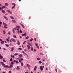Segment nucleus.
I'll return each instance as SVG.
<instances>
[{"label":"nucleus","mask_w":73,"mask_h":73,"mask_svg":"<svg viewBox=\"0 0 73 73\" xmlns=\"http://www.w3.org/2000/svg\"><path fill=\"white\" fill-rule=\"evenodd\" d=\"M12 57V58H15V56H13Z\"/></svg>","instance_id":"46"},{"label":"nucleus","mask_w":73,"mask_h":73,"mask_svg":"<svg viewBox=\"0 0 73 73\" xmlns=\"http://www.w3.org/2000/svg\"><path fill=\"white\" fill-rule=\"evenodd\" d=\"M5 4L6 6L8 5V4L7 3H5Z\"/></svg>","instance_id":"28"},{"label":"nucleus","mask_w":73,"mask_h":73,"mask_svg":"<svg viewBox=\"0 0 73 73\" xmlns=\"http://www.w3.org/2000/svg\"><path fill=\"white\" fill-rule=\"evenodd\" d=\"M4 25H5V26H8V25H7L5 23H3Z\"/></svg>","instance_id":"17"},{"label":"nucleus","mask_w":73,"mask_h":73,"mask_svg":"<svg viewBox=\"0 0 73 73\" xmlns=\"http://www.w3.org/2000/svg\"><path fill=\"white\" fill-rule=\"evenodd\" d=\"M1 11L2 12H3V13H5V11H4V10H2Z\"/></svg>","instance_id":"24"},{"label":"nucleus","mask_w":73,"mask_h":73,"mask_svg":"<svg viewBox=\"0 0 73 73\" xmlns=\"http://www.w3.org/2000/svg\"><path fill=\"white\" fill-rule=\"evenodd\" d=\"M25 42H26V41H24V42L23 43V44H24L25 43Z\"/></svg>","instance_id":"48"},{"label":"nucleus","mask_w":73,"mask_h":73,"mask_svg":"<svg viewBox=\"0 0 73 73\" xmlns=\"http://www.w3.org/2000/svg\"><path fill=\"white\" fill-rule=\"evenodd\" d=\"M44 66H40V69L41 71L43 70V68H44Z\"/></svg>","instance_id":"3"},{"label":"nucleus","mask_w":73,"mask_h":73,"mask_svg":"<svg viewBox=\"0 0 73 73\" xmlns=\"http://www.w3.org/2000/svg\"><path fill=\"white\" fill-rule=\"evenodd\" d=\"M27 47H28V48H27L28 50H29V49H30L31 48V46H29V45H27Z\"/></svg>","instance_id":"11"},{"label":"nucleus","mask_w":73,"mask_h":73,"mask_svg":"<svg viewBox=\"0 0 73 73\" xmlns=\"http://www.w3.org/2000/svg\"><path fill=\"white\" fill-rule=\"evenodd\" d=\"M24 51H25V52H27V50L26 49H25Z\"/></svg>","instance_id":"60"},{"label":"nucleus","mask_w":73,"mask_h":73,"mask_svg":"<svg viewBox=\"0 0 73 73\" xmlns=\"http://www.w3.org/2000/svg\"><path fill=\"white\" fill-rule=\"evenodd\" d=\"M34 51L35 52H36V49H34Z\"/></svg>","instance_id":"47"},{"label":"nucleus","mask_w":73,"mask_h":73,"mask_svg":"<svg viewBox=\"0 0 73 73\" xmlns=\"http://www.w3.org/2000/svg\"><path fill=\"white\" fill-rule=\"evenodd\" d=\"M37 60H40V58H37Z\"/></svg>","instance_id":"39"},{"label":"nucleus","mask_w":73,"mask_h":73,"mask_svg":"<svg viewBox=\"0 0 73 73\" xmlns=\"http://www.w3.org/2000/svg\"><path fill=\"white\" fill-rule=\"evenodd\" d=\"M13 37L15 38H17V37H16V35H13Z\"/></svg>","instance_id":"25"},{"label":"nucleus","mask_w":73,"mask_h":73,"mask_svg":"<svg viewBox=\"0 0 73 73\" xmlns=\"http://www.w3.org/2000/svg\"><path fill=\"white\" fill-rule=\"evenodd\" d=\"M34 40H35V41L36 40V38H34Z\"/></svg>","instance_id":"50"},{"label":"nucleus","mask_w":73,"mask_h":73,"mask_svg":"<svg viewBox=\"0 0 73 73\" xmlns=\"http://www.w3.org/2000/svg\"><path fill=\"white\" fill-rule=\"evenodd\" d=\"M18 54L16 53L14 54V56H17V55Z\"/></svg>","instance_id":"27"},{"label":"nucleus","mask_w":73,"mask_h":73,"mask_svg":"<svg viewBox=\"0 0 73 73\" xmlns=\"http://www.w3.org/2000/svg\"><path fill=\"white\" fill-rule=\"evenodd\" d=\"M11 40H12V41L14 42H16V40L13 38H11Z\"/></svg>","instance_id":"8"},{"label":"nucleus","mask_w":73,"mask_h":73,"mask_svg":"<svg viewBox=\"0 0 73 73\" xmlns=\"http://www.w3.org/2000/svg\"><path fill=\"white\" fill-rule=\"evenodd\" d=\"M3 34H5V31H3Z\"/></svg>","instance_id":"38"},{"label":"nucleus","mask_w":73,"mask_h":73,"mask_svg":"<svg viewBox=\"0 0 73 73\" xmlns=\"http://www.w3.org/2000/svg\"><path fill=\"white\" fill-rule=\"evenodd\" d=\"M25 73H29V72H26Z\"/></svg>","instance_id":"63"},{"label":"nucleus","mask_w":73,"mask_h":73,"mask_svg":"<svg viewBox=\"0 0 73 73\" xmlns=\"http://www.w3.org/2000/svg\"><path fill=\"white\" fill-rule=\"evenodd\" d=\"M3 58V57L2 56H1V55L0 54V59H2Z\"/></svg>","instance_id":"12"},{"label":"nucleus","mask_w":73,"mask_h":73,"mask_svg":"<svg viewBox=\"0 0 73 73\" xmlns=\"http://www.w3.org/2000/svg\"><path fill=\"white\" fill-rule=\"evenodd\" d=\"M5 68H8V65H7L5 66Z\"/></svg>","instance_id":"51"},{"label":"nucleus","mask_w":73,"mask_h":73,"mask_svg":"<svg viewBox=\"0 0 73 73\" xmlns=\"http://www.w3.org/2000/svg\"><path fill=\"white\" fill-rule=\"evenodd\" d=\"M0 63H1V64H2V65H3V64H4V63H3V62H0Z\"/></svg>","instance_id":"35"},{"label":"nucleus","mask_w":73,"mask_h":73,"mask_svg":"<svg viewBox=\"0 0 73 73\" xmlns=\"http://www.w3.org/2000/svg\"><path fill=\"white\" fill-rule=\"evenodd\" d=\"M7 34L9 35H11V33H10V32H8Z\"/></svg>","instance_id":"31"},{"label":"nucleus","mask_w":73,"mask_h":73,"mask_svg":"<svg viewBox=\"0 0 73 73\" xmlns=\"http://www.w3.org/2000/svg\"><path fill=\"white\" fill-rule=\"evenodd\" d=\"M36 46L38 48V49H39V46H38V45H37V44H36Z\"/></svg>","instance_id":"16"},{"label":"nucleus","mask_w":73,"mask_h":73,"mask_svg":"<svg viewBox=\"0 0 73 73\" xmlns=\"http://www.w3.org/2000/svg\"><path fill=\"white\" fill-rule=\"evenodd\" d=\"M5 45L7 47H8L9 46V45H8V44H5Z\"/></svg>","instance_id":"23"},{"label":"nucleus","mask_w":73,"mask_h":73,"mask_svg":"<svg viewBox=\"0 0 73 73\" xmlns=\"http://www.w3.org/2000/svg\"><path fill=\"white\" fill-rule=\"evenodd\" d=\"M19 56V58H20V59L19 61V62H21V61L20 58H22L23 56L22 54H20Z\"/></svg>","instance_id":"2"},{"label":"nucleus","mask_w":73,"mask_h":73,"mask_svg":"<svg viewBox=\"0 0 73 73\" xmlns=\"http://www.w3.org/2000/svg\"><path fill=\"white\" fill-rule=\"evenodd\" d=\"M5 8V7L3 6L2 7V8L3 9V8Z\"/></svg>","instance_id":"44"},{"label":"nucleus","mask_w":73,"mask_h":73,"mask_svg":"<svg viewBox=\"0 0 73 73\" xmlns=\"http://www.w3.org/2000/svg\"><path fill=\"white\" fill-rule=\"evenodd\" d=\"M11 4H12V5H14V6H15V5H16V4H15V3H11Z\"/></svg>","instance_id":"19"},{"label":"nucleus","mask_w":73,"mask_h":73,"mask_svg":"<svg viewBox=\"0 0 73 73\" xmlns=\"http://www.w3.org/2000/svg\"><path fill=\"white\" fill-rule=\"evenodd\" d=\"M11 65H13V62H11Z\"/></svg>","instance_id":"41"},{"label":"nucleus","mask_w":73,"mask_h":73,"mask_svg":"<svg viewBox=\"0 0 73 73\" xmlns=\"http://www.w3.org/2000/svg\"><path fill=\"white\" fill-rule=\"evenodd\" d=\"M29 38V36H27V37H26L25 39H28Z\"/></svg>","instance_id":"30"},{"label":"nucleus","mask_w":73,"mask_h":73,"mask_svg":"<svg viewBox=\"0 0 73 73\" xmlns=\"http://www.w3.org/2000/svg\"><path fill=\"white\" fill-rule=\"evenodd\" d=\"M1 41V44H3V43H4V41Z\"/></svg>","instance_id":"29"},{"label":"nucleus","mask_w":73,"mask_h":73,"mask_svg":"<svg viewBox=\"0 0 73 73\" xmlns=\"http://www.w3.org/2000/svg\"><path fill=\"white\" fill-rule=\"evenodd\" d=\"M16 64H18L19 63V61H16Z\"/></svg>","instance_id":"33"},{"label":"nucleus","mask_w":73,"mask_h":73,"mask_svg":"<svg viewBox=\"0 0 73 73\" xmlns=\"http://www.w3.org/2000/svg\"><path fill=\"white\" fill-rule=\"evenodd\" d=\"M2 73H5V72H4V71H3V72H2Z\"/></svg>","instance_id":"64"},{"label":"nucleus","mask_w":73,"mask_h":73,"mask_svg":"<svg viewBox=\"0 0 73 73\" xmlns=\"http://www.w3.org/2000/svg\"><path fill=\"white\" fill-rule=\"evenodd\" d=\"M2 24V22L0 21V25H1Z\"/></svg>","instance_id":"58"},{"label":"nucleus","mask_w":73,"mask_h":73,"mask_svg":"<svg viewBox=\"0 0 73 73\" xmlns=\"http://www.w3.org/2000/svg\"><path fill=\"white\" fill-rule=\"evenodd\" d=\"M16 27L17 28H15L12 29L13 33H15V31H14L15 30H17V31H18V33H19V26H16Z\"/></svg>","instance_id":"1"},{"label":"nucleus","mask_w":73,"mask_h":73,"mask_svg":"<svg viewBox=\"0 0 73 73\" xmlns=\"http://www.w3.org/2000/svg\"><path fill=\"white\" fill-rule=\"evenodd\" d=\"M33 38H32L30 39V41H33Z\"/></svg>","instance_id":"36"},{"label":"nucleus","mask_w":73,"mask_h":73,"mask_svg":"<svg viewBox=\"0 0 73 73\" xmlns=\"http://www.w3.org/2000/svg\"><path fill=\"white\" fill-rule=\"evenodd\" d=\"M22 53H23L24 54H26V55H27V56H28L27 54V53H25V52H24V51H23V52H22Z\"/></svg>","instance_id":"18"},{"label":"nucleus","mask_w":73,"mask_h":73,"mask_svg":"<svg viewBox=\"0 0 73 73\" xmlns=\"http://www.w3.org/2000/svg\"><path fill=\"white\" fill-rule=\"evenodd\" d=\"M14 50V48L13 47H12L11 48V51L12 52Z\"/></svg>","instance_id":"13"},{"label":"nucleus","mask_w":73,"mask_h":73,"mask_svg":"<svg viewBox=\"0 0 73 73\" xmlns=\"http://www.w3.org/2000/svg\"><path fill=\"white\" fill-rule=\"evenodd\" d=\"M15 6H13V7H12L11 9H13V8H15Z\"/></svg>","instance_id":"40"},{"label":"nucleus","mask_w":73,"mask_h":73,"mask_svg":"<svg viewBox=\"0 0 73 73\" xmlns=\"http://www.w3.org/2000/svg\"><path fill=\"white\" fill-rule=\"evenodd\" d=\"M10 18H11V19H14L13 17L12 16H10Z\"/></svg>","instance_id":"21"},{"label":"nucleus","mask_w":73,"mask_h":73,"mask_svg":"<svg viewBox=\"0 0 73 73\" xmlns=\"http://www.w3.org/2000/svg\"><path fill=\"white\" fill-rule=\"evenodd\" d=\"M28 44L29 45H30V46H31V44L29 43V42H28Z\"/></svg>","instance_id":"45"},{"label":"nucleus","mask_w":73,"mask_h":73,"mask_svg":"<svg viewBox=\"0 0 73 73\" xmlns=\"http://www.w3.org/2000/svg\"><path fill=\"white\" fill-rule=\"evenodd\" d=\"M14 62H16V60H14Z\"/></svg>","instance_id":"55"},{"label":"nucleus","mask_w":73,"mask_h":73,"mask_svg":"<svg viewBox=\"0 0 73 73\" xmlns=\"http://www.w3.org/2000/svg\"><path fill=\"white\" fill-rule=\"evenodd\" d=\"M21 65L22 66H23L24 65V63L23 62L21 63Z\"/></svg>","instance_id":"20"},{"label":"nucleus","mask_w":73,"mask_h":73,"mask_svg":"<svg viewBox=\"0 0 73 73\" xmlns=\"http://www.w3.org/2000/svg\"><path fill=\"white\" fill-rule=\"evenodd\" d=\"M27 36V33H24V34H23L22 35V36Z\"/></svg>","instance_id":"4"},{"label":"nucleus","mask_w":73,"mask_h":73,"mask_svg":"<svg viewBox=\"0 0 73 73\" xmlns=\"http://www.w3.org/2000/svg\"><path fill=\"white\" fill-rule=\"evenodd\" d=\"M6 40H7V42H9V40H8V39L7 38V39H6Z\"/></svg>","instance_id":"43"},{"label":"nucleus","mask_w":73,"mask_h":73,"mask_svg":"<svg viewBox=\"0 0 73 73\" xmlns=\"http://www.w3.org/2000/svg\"><path fill=\"white\" fill-rule=\"evenodd\" d=\"M3 49L4 50H5V49H5V48H3Z\"/></svg>","instance_id":"52"},{"label":"nucleus","mask_w":73,"mask_h":73,"mask_svg":"<svg viewBox=\"0 0 73 73\" xmlns=\"http://www.w3.org/2000/svg\"><path fill=\"white\" fill-rule=\"evenodd\" d=\"M10 60L11 61H12V58H11L10 59Z\"/></svg>","instance_id":"54"},{"label":"nucleus","mask_w":73,"mask_h":73,"mask_svg":"<svg viewBox=\"0 0 73 73\" xmlns=\"http://www.w3.org/2000/svg\"><path fill=\"white\" fill-rule=\"evenodd\" d=\"M10 46H12V43H10Z\"/></svg>","instance_id":"62"},{"label":"nucleus","mask_w":73,"mask_h":73,"mask_svg":"<svg viewBox=\"0 0 73 73\" xmlns=\"http://www.w3.org/2000/svg\"><path fill=\"white\" fill-rule=\"evenodd\" d=\"M3 17L6 20H8V18L7 17L5 16H3Z\"/></svg>","instance_id":"10"},{"label":"nucleus","mask_w":73,"mask_h":73,"mask_svg":"<svg viewBox=\"0 0 73 73\" xmlns=\"http://www.w3.org/2000/svg\"><path fill=\"white\" fill-rule=\"evenodd\" d=\"M38 63L39 64H42V62L41 61H39Z\"/></svg>","instance_id":"34"},{"label":"nucleus","mask_w":73,"mask_h":73,"mask_svg":"<svg viewBox=\"0 0 73 73\" xmlns=\"http://www.w3.org/2000/svg\"><path fill=\"white\" fill-rule=\"evenodd\" d=\"M3 61L4 62H6V61H5V60L4 58H3Z\"/></svg>","instance_id":"32"},{"label":"nucleus","mask_w":73,"mask_h":73,"mask_svg":"<svg viewBox=\"0 0 73 73\" xmlns=\"http://www.w3.org/2000/svg\"><path fill=\"white\" fill-rule=\"evenodd\" d=\"M31 51H33V47H31Z\"/></svg>","instance_id":"22"},{"label":"nucleus","mask_w":73,"mask_h":73,"mask_svg":"<svg viewBox=\"0 0 73 73\" xmlns=\"http://www.w3.org/2000/svg\"><path fill=\"white\" fill-rule=\"evenodd\" d=\"M43 61H45V60L44 59H43Z\"/></svg>","instance_id":"61"},{"label":"nucleus","mask_w":73,"mask_h":73,"mask_svg":"<svg viewBox=\"0 0 73 73\" xmlns=\"http://www.w3.org/2000/svg\"><path fill=\"white\" fill-rule=\"evenodd\" d=\"M4 27L5 28H7V27H6L5 26H4Z\"/></svg>","instance_id":"56"},{"label":"nucleus","mask_w":73,"mask_h":73,"mask_svg":"<svg viewBox=\"0 0 73 73\" xmlns=\"http://www.w3.org/2000/svg\"><path fill=\"white\" fill-rule=\"evenodd\" d=\"M21 61H23V58H21Z\"/></svg>","instance_id":"59"},{"label":"nucleus","mask_w":73,"mask_h":73,"mask_svg":"<svg viewBox=\"0 0 73 73\" xmlns=\"http://www.w3.org/2000/svg\"><path fill=\"white\" fill-rule=\"evenodd\" d=\"M36 68H37V66H35V67L34 68V70H36Z\"/></svg>","instance_id":"15"},{"label":"nucleus","mask_w":73,"mask_h":73,"mask_svg":"<svg viewBox=\"0 0 73 73\" xmlns=\"http://www.w3.org/2000/svg\"><path fill=\"white\" fill-rule=\"evenodd\" d=\"M13 67V64H10V65L9 66L8 68H12Z\"/></svg>","instance_id":"6"},{"label":"nucleus","mask_w":73,"mask_h":73,"mask_svg":"<svg viewBox=\"0 0 73 73\" xmlns=\"http://www.w3.org/2000/svg\"><path fill=\"white\" fill-rule=\"evenodd\" d=\"M22 50V48H19V50Z\"/></svg>","instance_id":"53"},{"label":"nucleus","mask_w":73,"mask_h":73,"mask_svg":"<svg viewBox=\"0 0 73 73\" xmlns=\"http://www.w3.org/2000/svg\"><path fill=\"white\" fill-rule=\"evenodd\" d=\"M12 23H15L16 22V21L14 20H12Z\"/></svg>","instance_id":"7"},{"label":"nucleus","mask_w":73,"mask_h":73,"mask_svg":"<svg viewBox=\"0 0 73 73\" xmlns=\"http://www.w3.org/2000/svg\"><path fill=\"white\" fill-rule=\"evenodd\" d=\"M16 69H17V70H19V66H17V68H16Z\"/></svg>","instance_id":"37"},{"label":"nucleus","mask_w":73,"mask_h":73,"mask_svg":"<svg viewBox=\"0 0 73 73\" xmlns=\"http://www.w3.org/2000/svg\"><path fill=\"white\" fill-rule=\"evenodd\" d=\"M7 12H9V13H10L11 14H12V12H11V11L9 10H7Z\"/></svg>","instance_id":"5"},{"label":"nucleus","mask_w":73,"mask_h":73,"mask_svg":"<svg viewBox=\"0 0 73 73\" xmlns=\"http://www.w3.org/2000/svg\"><path fill=\"white\" fill-rule=\"evenodd\" d=\"M55 71H56V72H57V70L56 69Z\"/></svg>","instance_id":"57"},{"label":"nucleus","mask_w":73,"mask_h":73,"mask_svg":"<svg viewBox=\"0 0 73 73\" xmlns=\"http://www.w3.org/2000/svg\"><path fill=\"white\" fill-rule=\"evenodd\" d=\"M9 73H12V72H11V71H9Z\"/></svg>","instance_id":"49"},{"label":"nucleus","mask_w":73,"mask_h":73,"mask_svg":"<svg viewBox=\"0 0 73 73\" xmlns=\"http://www.w3.org/2000/svg\"><path fill=\"white\" fill-rule=\"evenodd\" d=\"M27 66H28V68H29V69H30V65H29V64H27Z\"/></svg>","instance_id":"9"},{"label":"nucleus","mask_w":73,"mask_h":73,"mask_svg":"<svg viewBox=\"0 0 73 73\" xmlns=\"http://www.w3.org/2000/svg\"><path fill=\"white\" fill-rule=\"evenodd\" d=\"M20 33H22V31L21 29H20Z\"/></svg>","instance_id":"42"},{"label":"nucleus","mask_w":73,"mask_h":73,"mask_svg":"<svg viewBox=\"0 0 73 73\" xmlns=\"http://www.w3.org/2000/svg\"><path fill=\"white\" fill-rule=\"evenodd\" d=\"M3 66L4 67H5H5H6L5 66H6V65H5V64H3Z\"/></svg>","instance_id":"26"},{"label":"nucleus","mask_w":73,"mask_h":73,"mask_svg":"<svg viewBox=\"0 0 73 73\" xmlns=\"http://www.w3.org/2000/svg\"><path fill=\"white\" fill-rule=\"evenodd\" d=\"M21 26H22L23 27V28H25V27L24 26V25H23V24H21Z\"/></svg>","instance_id":"14"}]
</instances>
